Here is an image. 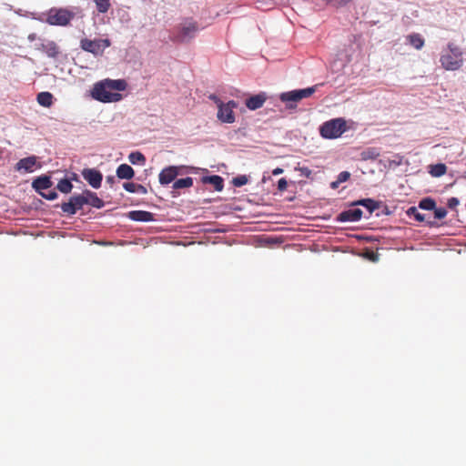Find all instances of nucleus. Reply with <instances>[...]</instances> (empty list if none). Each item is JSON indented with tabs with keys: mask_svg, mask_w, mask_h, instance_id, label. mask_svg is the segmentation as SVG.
Masks as SVG:
<instances>
[{
	"mask_svg": "<svg viewBox=\"0 0 466 466\" xmlns=\"http://www.w3.org/2000/svg\"><path fill=\"white\" fill-rule=\"evenodd\" d=\"M127 84L124 79H104L94 84L91 96L102 103L118 102L122 95L117 91L126 90Z\"/></svg>",
	"mask_w": 466,
	"mask_h": 466,
	"instance_id": "nucleus-1",
	"label": "nucleus"
},
{
	"mask_svg": "<svg viewBox=\"0 0 466 466\" xmlns=\"http://www.w3.org/2000/svg\"><path fill=\"white\" fill-rule=\"evenodd\" d=\"M198 31L197 22L186 20L176 27L171 40L177 43H188L196 36Z\"/></svg>",
	"mask_w": 466,
	"mask_h": 466,
	"instance_id": "nucleus-2",
	"label": "nucleus"
},
{
	"mask_svg": "<svg viewBox=\"0 0 466 466\" xmlns=\"http://www.w3.org/2000/svg\"><path fill=\"white\" fill-rule=\"evenodd\" d=\"M347 130L346 121L343 118H334L324 122L319 127L320 136L327 139L339 137Z\"/></svg>",
	"mask_w": 466,
	"mask_h": 466,
	"instance_id": "nucleus-3",
	"label": "nucleus"
},
{
	"mask_svg": "<svg viewBox=\"0 0 466 466\" xmlns=\"http://www.w3.org/2000/svg\"><path fill=\"white\" fill-rule=\"evenodd\" d=\"M76 16V14L67 8H51L47 13L46 22L51 25L66 26Z\"/></svg>",
	"mask_w": 466,
	"mask_h": 466,
	"instance_id": "nucleus-4",
	"label": "nucleus"
},
{
	"mask_svg": "<svg viewBox=\"0 0 466 466\" xmlns=\"http://www.w3.org/2000/svg\"><path fill=\"white\" fill-rule=\"evenodd\" d=\"M317 89V86H313L304 89H297L280 94L279 98L282 102L288 103V108H295L296 103L303 98L312 96Z\"/></svg>",
	"mask_w": 466,
	"mask_h": 466,
	"instance_id": "nucleus-5",
	"label": "nucleus"
},
{
	"mask_svg": "<svg viewBox=\"0 0 466 466\" xmlns=\"http://www.w3.org/2000/svg\"><path fill=\"white\" fill-rule=\"evenodd\" d=\"M110 46L108 39L90 40L83 38L80 41V46L83 50L89 52L95 56L102 55L104 50Z\"/></svg>",
	"mask_w": 466,
	"mask_h": 466,
	"instance_id": "nucleus-6",
	"label": "nucleus"
},
{
	"mask_svg": "<svg viewBox=\"0 0 466 466\" xmlns=\"http://www.w3.org/2000/svg\"><path fill=\"white\" fill-rule=\"evenodd\" d=\"M218 103V118L219 121L223 123L231 124L235 121V114L233 109L237 106V104L234 101H229L228 103H222L219 100H216Z\"/></svg>",
	"mask_w": 466,
	"mask_h": 466,
	"instance_id": "nucleus-7",
	"label": "nucleus"
},
{
	"mask_svg": "<svg viewBox=\"0 0 466 466\" xmlns=\"http://www.w3.org/2000/svg\"><path fill=\"white\" fill-rule=\"evenodd\" d=\"M86 204L83 193L72 196L67 202H63L60 206L62 211L67 215H74Z\"/></svg>",
	"mask_w": 466,
	"mask_h": 466,
	"instance_id": "nucleus-8",
	"label": "nucleus"
},
{
	"mask_svg": "<svg viewBox=\"0 0 466 466\" xmlns=\"http://www.w3.org/2000/svg\"><path fill=\"white\" fill-rule=\"evenodd\" d=\"M182 167L169 166L161 170L158 175V180L161 185H167L175 180L180 174Z\"/></svg>",
	"mask_w": 466,
	"mask_h": 466,
	"instance_id": "nucleus-9",
	"label": "nucleus"
},
{
	"mask_svg": "<svg viewBox=\"0 0 466 466\" xmlns=\"http://www.w3.org/2000/svg\"><path fill=\"white\" fill-rule=\"evenodd\" d=\"M82 176L92 187L99 188L101 187L103 176L100 171L95 168H86L82 171Z\"/></svg>",
	"mask_w": 466,
	"mask_h": 466,
	"instance_id": "nucleus-10",
	"label": "nucleus"
},
{
	"mask_svg": "<svg viewBox=\"0 0 466 466\" xmlns=\"http://www.w3.org/2000/svg\"><path fill=\"white\" fill-rule=\"evenodd\" d=\"M37 166V157L35 156H30L20 159L15 164V169L17 171L33 172Z\"/></svg>",
	"mask_w": 466,
	"mask_h": 466,
	"instance_id": "nucleus-11",
	"label": "nucleus"
},
{
	"mask_svg": "<svg viewBox=\"0 0 466 466\" xmlns=\"http://www.w3.org/2000/svg\"><path fill=\"white\" fill-rule=\"evenodd\" d=\"M440 61L446 70H457L462 65L461 59L450 54L441 56Z\"/></svg>",
	"mask_w": 466,
	"mask_h": 466,
	"instance_id": "nucleus-12",
	"label": "nucleus"
},
{
	"mask_svg": "<svg viewBox=\"0 0 466 466\" xmlns=\"http://www.w3.org/2000/svg\"><path fill=\"white\" fill-rule=\"evenodd\" d=\"M36 48L51 58H56L59 54V47L54 41H43Z\"/></svg>",
	"mask_w": 466,
	"mask_h": 466,
	"instance_id": "nucleus-13",
	"label": "nucleus"
},
{
	"mask_svg": "<svg viewBox=\"0 0 466 466\" xmlns=\"http://www.w3.org/2000/svg\"><path fill=\"white\" fill-rule=\"evenodd\" d=\"M267 96L264 93H260L255 96H250L245 102L246 106L250 110H256L264 105Z\"/></svg>",
	"mask_w": 466,
	"mask_h": 466,
	"instance_id": "nucleus-14",
	"label": "nucleus"
},
{
	"mask_svg": "<svg viewBox=\"0 0 466 466\" xmlns=\"http://www.w3.org/2000/svg\"><path fill=\"white\" fill-rule=\"evenodd\" d=\"M362 217V211L360 208L349 209L339 215L338 220L341 222L359 221Z\"/></svg>",
	"mask_w": 466,
	"mask_h": 466,
	"instance_id": "nucleus-15",
	"label": "nucleus"
},
{
	"mask_svg": "<svg viewBox=\"0 0 466 466\" xmlns=\"http://www.w3.org/2000/svg\"><path fill=\"white\" fill-rule=\"evenodd\" d=\"M83 197L86 198V204L94 208H101L104 207V201L95 192L86 189L83 191Z\"/></svg>",
	"mask_w": 466,
	"mask_h": 466,
	"instance_id": "nucleus-16",
	"label": "nucleus"
},
{
	"mask_svg": "<svg viewBox=\"0 0 466 466\" xmlns=\"http://www.w3.org/2000/svg\"><path fill=\"white\" fill-rule=\"evenodd\" d=\"M33 187L40 194L42 190L48 189L52 186V181L49 177L42 176L35 178L32 183Z\"/></svg>",
	"mask_w": 466,
	"mask_h": 466,
	"instance_id": "nucleus-17",
	"label": "nucleus"
},
{
	"mask_svg": "<svg viewBox=\"0 0 466 466\" xmlns=\"http://www.w3.org/2000/svg\"><path fill=\"white\" fill-rule=\"evenodd\" d=\"M128 218L134 221L147 222L153 220V214L144 210H134L128 213Z\"/></svg>",
	"mask_w": 466,
	"mask_h": 466,
	"instance_id": "nucleus-18",
	"label": "nucleus"
},
{
	"mask_svg": "<svg viewBox=\"0 0 466 466\" xmlns=\"http://www.w3.org/2000/svg\"><path fill=\"white\" fill-rule=\"evenodd\" d=\"M134 175V169L127 164H121L116 168V176L120 179H131Z\"/></svg>",
	"mask_w": 466,
	"mask_h": 466,
	"instance_id": "nucleus-19",
	"label": "nucleus"
},
{
	"mask_svg": "<svg viewBox=\"0 0 466 466\" xmlns=\"http://www.w3.org/2000/svg\"><path fill=\"white\" fill-rule=\"evenodd\" d=\"M204 183L211 184L217 191H221L224 187V180L220 176L212 175L203 178Z\"/></svg>",
	"mask_w": 466,
	"mask_h": 466,
	"instance_id": "nucleus-20",
	"label": "nucleus"
},
{
	"mask_svg": "<svg viewBox=\"0 0 466 466\" xmlns=\"http://www.w3.org/2000/svg\"><path fill=\"white\" fill-rule=\"evenodd\" d=\"M36 100L39 105L49 107L53 103V96L49 92H41L37 95Z\"/></svg>",
	"mask_w": 466,
	"mask_h": 466,
	"instance_id": "nucleus-21",
	"label": "nucleus"
},
{
	"mask_svg": "<svg viewBox=\"0 0 466 466\" xmlns=\"http://www.w3.org/2000/svg\"><path fill=\"white\" fill-rule=\"evenodd\" d=\"M193 186V178L190 177L179 178L173 183V189L188 188Z\"/></svg>",
	"mask_w": 466,
	"mask_h": 466,
	"instance_id": "nucleus-22",
	"label": "nucleus"
},
{
	"mask_svg": "<svg viewBox=\"0 0 466 466\" xmlns=\"http://www.w3.org/2000/svg\"><path fill=\"white\" fill-rule=\"evenodd\" d=\"M407 38L409 43L418 50L421 49L424 46V39L420 34H411Z\"/></svg>",
	"mask_w": 466,
	"mask_h": 466,
	"instance_id": "nucleus-23",
	"label": "nucleus"
},
{
	"mask_svg": "<svg viewBox=\"0 0 466 466\" xmlns=\"http://www.w3.org/2000/svg\"><path fill=\"white\" fill-rule=\"evenodd\" d=\"M128 159L133 165H144L146 162L145 156L139 151L131 152L128 156Z\"/></svg>",
	"mask_w": 466,
	"mask_h": 466,
	"instance_id": "nucleus-24",
	"label": "nucleus"
},
{
	"mask_svg": "<svg viewBox=\"0 0 466 466\" xmlns=\"http://www.w3.org/2000/svg\"><path fill=\"white\" fill-rule=\"evenodd\" d=\"M357 204L365 207L370 211V213L378 209L380 207L379 203L371 198L361 199V200L358 201Z\"/></svg>",
	"mask_w": 466,
	"mask_h": 466,
	"instance_id": "nucleus-25",
	"label": "nucleus"
},
{
	"mask_svg": "<svg viewBox=\"0 0 466 466\" xmlns=\"http://www.w3.org/2000/svg\"><path fill=\"white\" fill-rule=\"evenodd\" d=\"M419 208L418 207H410L406 213L410 218L413 217L416 221L424 222L425 217L419 211Z\"/></svg>",
	"mask_w": 466,
	"mask_h": 466,
	"instance_id": "nucleus-26",
	"label": "nucleus"
},
{
	"mask_svg": "<svg viewBox=\"0 0 466 466\" xmlns=\"http://www.w3.org/2000/svg\"><path fill=\"white\" fill-rule=\"evenodd\" d=\"M435 207H436V202L434 199H432L431 198H422L419 202V206H418V208L424 209V210H433V209H435Z\"/></svg>",
	"mask_w": 466,
	"mask_h": 466,
	"instance_id": "nucleus-27",
	"label": "nucleus"
},
{
	"mask_svg": "<svg viewBox=\"0 0 466 466\" xmlns=\"http://www.w3.org/2000/svg\"><path fill=\"white\" fill-rule=\"evenodd\" d=\"M57 189L65 194L71 192L73 185L67 178L61 179L56 186Z\"/></svg>",
	"mask_w": 466,
	"mask_h": 466,
	"instance_id": "nucleus-28",
	"label": "nucleus"
},
{
	"mask_svg": "<svg viewBox=\"0 0 466 466\" xmlns=\"http://www.w3.org/2000/svg\"><path fill=\"white\" fill-rule=\"evenodd\" d=\"M447 171V167L444 164H436L431 167V175L433 177L443 176Z\"/></svg>",
	"mask_w": 466,
	"mask_h": 466,
	"instance_id": "nucleus-29",
	"label": "nucleus"
},
{
	"mask_svg": "<svg viewBox=\"0 0 466 466\" xmlns=\"http://www.w3.org/2000/svg\"><path fill=\"white\" fill-rule=\"evenodd\" d=\"M96 9L99 13L105 14L106 13L110 7V0H94Z\"/></svg>",
	"mask_w": 466,
	"mask_h": 466,
	"instance_id": "nucleus-30",
	"label": "nucleus"
},
{
	"mask_svg": "<svg viewBox=\"0 0 466 466\" xmlns=\"http://www.w3.org/2000/svg\"><path fill=\"white\" fill-rule=\"evenodd\" d=\"M380 156V152L376 148H367L361 152V158L363 160H374Z\"/></svg>",
	"mask_w": 466,
	"mask_h": 466,
	"instance_id": "nucleus-31",
	"label": "nucleus"
},
{
	"mask_svg": "<svg viewBox=\"0 0 466 466\" xmlns=\"http://www.w3.org/2000/svg\"><path fill=\"white\" fill-rule=\"evenodd\" d=\"M248 178L246 175H240L232 179V184L238 187L248 184Z\"/></svg>",
	"mask_w": 466,
	"mask_h": 466,
	"instance_id": "nucleus-32",
	"label": "nucleus"
},
{
	"mask_svg": "<svg viewBox=\"0 0 466 466\" xmlns=\"http://www.w3.org/2000/svg\"><path fill=\"white\" fill-rule=\"evenodd\" d=\"M434 210V218L437 219H442L447 215V210L444 208H436Z\"/></svg>",
	"mask_w": 466,
	"mask_h": 466,
	"instance_id": "nucleus-33",
	"label": "nucleus"
},
{
	"mask_svg": "<svg viewBox=\"0 0 466 466\" xmlns=\"http://www.w3.org/2000/svg\"><path fill=\"white\" fill-rule=\"evenodd\" d=\"M350 177V173L349 171H342L338 175L337 180L341 184V183L349 180Z\"/></svg>",
	"mask_w": 466,
	"mask_h": 466,
	"instance_id": "nucleus-34",
	"label": "nucleus"
},
{
	"mask_svg": "<svg viewBox=\"0 0 466 466\" xmlns=\"http://www.w3.org/2000/svg\"><path fill=\"white\" fill-rule=\"evenodd\" d=\"M137 185L136 183H133V182H126L123 184V187L127 191V192H130V193H135L137 192Z\"/></svg>",
	"mask_w": 466,
	"mask_h": 466,
	"instance_id": "nucleus-35",
	"label": "nucleus"
},
{
	"mask_svg": "<svg viewBox=\"0 0 466 466\" xmlns=\"http://www.w3.org/2000/svg\"><path fill=\"white\" fill-rule=\"evenodd\" d=\"M40 195L48 200H54L57 198V193L55 190H50L47 193L40 192Z\"/></svg>",
	"mask_w": 466,
	"mask_h": 466,
	"instance_id": "nucleus-36",
	"label": "nucleus"
},
{
	"mask_svg": "<svg viewBox=\"0 0 466 466\" xmlns=\"http://www.w3.org/2000/svg\"><path fill=\"white\" fill-rule=\"evenodd\" d=\"M288 187V182L286 180V178H280L279 181H278V189L279 191H285Z\"/></svg>",
	"mask_w": 466,
	"mask_h": 466,
	"instance_id": "nucleus-37",
	"label": "nucleus"
},
{
	"mask_svg": "<svg viewBox=\"0 0 466 466\" xmlns=\"http://www.w3.org/2000/svg\"><path fill=\"white\" fill-rule=\"evenodd\" d=\"M460 204V201L457 198H451L448 199V207L451 208V209H453L455 208L458 205Z\"/></svg>",
	"mask_w": 466,
	"mask_h": 466,
	"instance_id": "nucleus-38",
	"label": "nucleus"
},
{
	"mask_svg": "<svg viewBox=\"0 0 466 466\" xmlns=\"http://www.w3.org/2000/svg\"><path fill=\"white\" fill-rule=\"evenodd\" d=\"M137 192H139V193H142V194H146L147 193V188L140 185V184H137Z\"/></svg>",
	"mask_w": 466,
	"mask_h": 466,
	"instance_id": "nucleus-39",
	"label": "nucleus"
},
{
	"mask_svg": "<svg viewBox=\"0 0 466 466\" xmlns=\"http://www.w3.org/2000/svg\"><path fill=\"white\" fill-rule=\"evenodd\" d=\"M282 173H283V169L281 167H276L272 171V175H274V176H278V175H280Z\"/></svg>",
	"mask_w": 466,
	"mask_h": 466,
	"instance_id": "nucleus-40",
	"label": "nucleus"
},
{
	"mask_svg": "<svg viewBox=\"0 0 466 466\" xmlns=\"http://www.w3.org/2000/svg\"><path fill=\"white\" fill-rule=\"evenodd\" d=\"M339 185L340 183L336 179L335 181L331 182L330 187L331 188L336 189L339 187Z\"/></svg>",
	"mask_w": 466,
	"mask_h": 466,
	"instance_id": "nucleus-41",
	"label": "nucleus"
},
{
	"mask_svg": "<svg viewBox=\"0 0 466 466\" xmlns=\"http://www.w3.org/2000/svg\"><path fill=\"white\" fill-rule=\"evenodd\" d=\"M301 171L307 176L309 177L310 175V170L308 168V167H303L301 168Z\"/></svg>",
	"mask_w": 466,
	"mask_h": 466,
	"instance_id": "nucleus-42",
	"label": "nucleus"
},
{
	"mask_svg": "<svg viewBox=\"0 0 466 466\" xmlns=\"http://www.w3.org/2000/svg\"><path fill=\"white\" fill-rule=\"evenodd\" d=\"M106 182L109 183V184H114L115 182V177H111V176H108L106 177Z\"/></svg>",
	"mask_w": 466,
	"mask_h": 466,
	"instance_id": "nucleus-43",
	"label": "nucleus"
},
{
	"mask_svg": "<svg viewBox=\"0 0 466 466\" xmlns=\"http://www.w3.org/2000/svg\"><path fill=\"white\" fill-rule=\"evenodd\" d=\"M35 39H36V34L33 33V34H30V35H28V40H29V41H34V40H35Z\"/></svg>",
	"mask_w": 466,
	"mask_h": 466,
	"instance_id": "nucleus-44",
	"label": "nucleus"
},
{
	"mask_svg": "<svg viewBox=\"0 0 466 466\" xmlns=\"http://www.w3.org/2000/svg\"><path fill=\"white\" fill-rule=\"evenodd\" d=\"M427 224L431 227L434 226L436 223L433 221H427Z\"/></svg>",
	"mask_w": 466,
	"mask_h": 466,
	"instance_id": "nucleus-45",
	"label": "nucleus"
}]
</instances>
